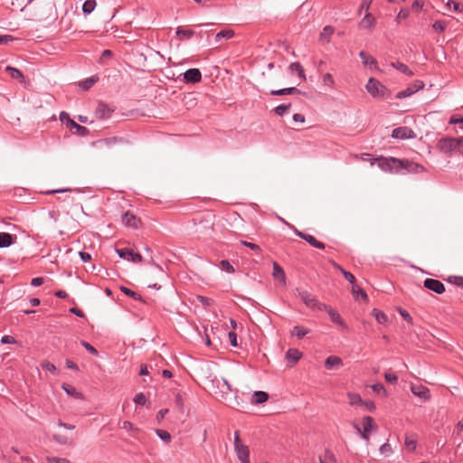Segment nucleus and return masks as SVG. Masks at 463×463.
<instances>
[{
  "label": "nucleus",
  "instance_id": "f257e3e1",
  "mask_svg": "<svg viewBox=\"0 0 463 463\" xmlns=\"http://www.w3.org/2000/svg\"><path fill=\"white\" fill-rule=\"evenodd\" d=\"M377 164V165L385 172H389L392 174H400L399 165L401 163V159L395 157H383L380 156L377 158H373L371 161V165Z\"/></svg>",
  "mask_w": 463,
  "mask_h": 463
},
{
  "label": "nucleus",
  "instance_id": "f03ea898",
  "mask_svg": "<svg viewBox=\"0 0 463 463\" xmlns=\"http://www.w3.org/2000/svg\"><path fill=\"white\" fill-rule=\"evenodd\" d=\"M365 88L373 98L387 99L390 96L388 89L373 78L369 79Z\"/></svg>",
  "mask_w": 463,
  "mask_h": 463
},
{
  "label": "nucleus",
  "instance_id": "7ed1b4c3",
  "mask_svg": "<svg viewBox=\"0 0 463 463\" xmlns=\"http://www.w3.org/2000/svg\"><path fill=\"white\" fill-rule=\"evenodd\" d=\"M234 450L241 463H250L249 447L242 443L238 430L234 433Z\"/></svg>",
  "mask_w": 463,
  "mask_h": 463
},
{
  "label": "nucleus",
  "instance_id": "20e7f679",
  "mask_svg": "<svg viewBox=\"0 0 463 463\" xmlns=\"http://www.w3.org/2000/svg\"><path fill=\"white\" fill-rule=\"evenodd\" d=\"M298 296L305 303V305L314 310L322 311L326 308V304L319 302L314 295L307 290L297 289Z\"/></svg>",
  "mask_w": 463,
  "mask_h": 463
},
{
  "label": "nucleus",
  "instance_id": "39448f33",
  "mask_svg": "<svg viewBox=\"0 0 463 463\" xmlns=\"http://www.w3.org/2000/svg\"><path fill=\"white\" fill-rule=\"evenodd\" d=\"M60 120L63 124H65L68 128L75 129V133L80 137H85L90 133L87 128L76 123L73 119L71 118L70 115L65 111H61L60 113Z\"/></svg>",
  "mask_w": 463,
  "mask_h": 463
},
{
  "label": "nucleus",
  "instance_id": "423d86ee",
  "mask_svg": "<svg viewBox=\"0 0 463 463\" xmlns=\"http://www.w3.org/2000/svg\"><path fill=\"white\" fill-rule=\"evenodd\" d=\"M437 147L441 153L447 155L453 152L458 153L457 137H442L438 141Z\"/></svg>",
  "mask_w": 463,
  "mask_h": 463
},
{
  "label": "nucleus",
  "instance_id": "0eeeda50",
  "mask_svg": "<svg viewBox=\"0 0 463 463\" xmlns=\"http://www.w3.org/2000/svg\"><path fill=\"white\" fill-rule=\"evenodd\" d=\"M401 163L402 164L399 165L400 174L421 173L425 171V167L423 165L413 161H410L408 159H401Z\"/></svg>",
  "mask_w": 463,
  "mask_h": 463
},
{
  "label": "nucleus",
  "instance_id": "6e6552de",
  "mask_svg": "<svg viewBox=\"0 0 463 463\" xmlns=\"http://www.w3.org/2000/svg\"><path fill=\"white\" fill-rule=\"evenodd\" d=\"M283 222L287 225H288L292 229H294L295 234L297 236H298L302 240L306 241L312 247L317 248V249H320V250H324L326 248V245L323 242L317 241L313 235H310V234H307V233H304V232L298 231V229H296L293 225H290L289 223L285 222L284 220H283Z\"/></svg>",
  "mask_w": 463,
  "mask_h": 463
},
{
  "label": "nucleus",
  "instance_id": "1a4fd4ad",
  "mask_svg": "<svg viewBox=\"0 0 463 463\" xmlns=\"http://www.w3.org/2000/svg\"><path fill=\"white\" fill-rule=\"evenodd\" d=\"M127 141L123 137H112L97 140L93 143V146L99 149H109L117 144H125Z\"/></svg>",
  "mask_w": 463,
  "mask_h": 463
},
{
  "label": "nucleus",
  "instance_id": "9d476101",
  "mask_svg": "<svg viewBox=\"0 0 463 463\" xmlns=\"http://www.w3.org/2000/svg\"><path fill=\"white\" fill-rule=\"evenodd\" d=\"M116 252L121 259L127 260L128 261L134 263H138L142 261V256L137 252H134L131 249H116Z\"/></svg>",
  "mask_w": 463,
  "mask_h": 463
},
{
  "label": "nucleus",
  "instance_id": "9b49d317",
  "mask_svg": "<svg viewBox=\"0 0 463 463\" xmlns=\"http://www.w3.org/2000/svg\"><path fill=\"white\" fill-rule=\"evenodd\" d=\"M416 137L414 131L408 127H399L392 130V137L396 139H410Z\"/></svg>",
  "mask_w": 463,
  "mask_h": 463
},
{
  "label": "nucleus",
  "instance_id": "f8f14e48",
  "mask_svg": "<svg viewBox=\"0 0 463 463\" xmlns=\"http://www.w3.org/2000/svg\"><path fill=\"white\" fill-rule=\"evenodd\" d=\"M424 287L437 294L445 292V286L442 282L434 279H426L423 282Z\"/></svg>",
  "mask_w": 463,
  "mask_h": 463
},
{
  "label": "nucleus",
  "instance_id": "ddd939ff",
  "mask_svg": "<svg viewBox=\"0 0 463 463\" xmlns=\"http://www.w3.org/2000/svg\"><path fill=\"white\" fill-rule=\"evenodd\" d=\"M411 391L415 396L420 398L425 402L430 399L429 388L422 384H412L411 386Z\"/></svg>",
  "mask_w": 463,
  "mask_h": 463
},
{
  "label": "nucleus",
  "instance_id": "4468645a",
  "mask_svg": "<svg viewBox=\"0 0 463 463\" xmlns=\"http://www.w3.org/2000/svg\"><path fill=\"white\" fill-rule=\"evenodd\" d=\"M202 80V73L199 69H189L184 73V81L185 83H198Z\"/></svg>",
  "mask_w": 463,
  "mask_h": 463
},
{
  "label": "nucleus",
  "instance_id": "2eb2a0df",
  "mask_svg": "<svg viewBox=\"0 0 463 463\" xmlns=\"http://www.w3.org/2000/svg\"><path fill=\"white\" fill-rule=\"evenodd\" d=\"M122 222L128 227L137 229L140 224V220L131 212L128 211L122 215Z\"/></svg>",
  "mask_w": 463,
  "mask_h": 463
},
{
  "label": "nucleus",
  "instance_id": "dca6fc26",
  "mask_svg": "<svg viewBox=\"0 0 463 463\" xmlns=\"http://www.w3.org/2000/svg\"><path fill=\"white\" fill-rule=\"evenodd\" d=\"M113 109L109 108L106 103L99 102L96 109V116L99 119H106L110 118Z\"/></svg>",
  "mask_w": 463,
  "mask_h": 463
},
{
  "label": "nucleus",
  "instance_id": "f3484780",
  "mask_svg": "<svg viewBox=\"0 0 463 463\" xmlns=\"http://www.w3.org/2000/svg\"><path fill=\"white\" fill-rule=\"evenodd\" d=\"M323 310L327 312V314L333 323L341 326L345 329L347 328L345 323L344 322L340 314L337 311L334 310L331 307H329L327 305H326V308H323Z\"/></svg>",
  "mask_w": 463,
  "mask_h": 463
},
{
  "label": "nucleus",
  "instance_id": "a211bd4d",
  "mask_svg": "<svg viewBox=\"0 0 463 463\" xmlns=\"http://www.w3.org/2000/svg\"><path fill=\"white\" fill-rule=\"evenodd\" d=\"M195 232L200 234H207L213 230V223L208 220L200 219L198 223L195 222Z\"/></svg>",
  "mask_w": 463,
  "mask_h": 463
},
{
  "label": "nucleus",
  "instance_id": "6ab92c4d",
  "mask_svg": "<svg viewBox=\"0 0 463 463\" xmlns=\"http://www.w3.org/2000/svg\"><path fill=\"white\" fill-rule=\"evenodd\" d=\"M375 24V18L370 13H367L359 23V27L372 30Z\"/></svg>",
  "mask_w": 463,
  "mask_h": 463
},
{
  "label": "nucleus",
  "instance_id": "aec40b11",
  "mask_svg": "<svg viewBox=\"0 0 463 463\" xmlns=\"http://www.w3.org/2000/svg\"><path fill=\"white\" fill-rule=\"evenodd\" d=\"M359 57L362 59V62L364 66L377 68V61L373 56L368 55L364 51L359 52Z\"/></svg>",
  "mask_w": 463,
  "mask_h": 463
},
{
  "label": "nucleus",
  "instance_id": "412c9836",
  "mask_svg": "<svg viewBox=\"0 0 463 463\" xmlns=\"http://www.w3.org/2000/svg\"><path fill=\"white\" fill-rule=\"evenodd\" d=\"M334 32L335 29L332 26H325L319 34V41L322 42L323 43H328Z\"/></svg>",
  "mask_w": 463,
  "mask_h": 463
},
{
  "label": "nucleus",
  "instance_id": "4be33fe9",
  "mask_svg": "<svg viewBox=\"0 0 463 463\" xmlns=\"http://www.w3.org/2000/svg\"><path fill=\"white\" fill-rule=\"evenodd\" d=\"M342 365H343L342 359L335 355H330L325 361V366L326 369H333L334 367H339Z\"/></svg>",
  "mask_w": 463,
  "mask_h": 463
},
{
  "label": "nucleus",
  "instance_id": "5701e85b",
  "mask_svg": "<svg viewBox=\"0 0 463 463\" xmlns=\"http://www.w3.org/2000/svg\"><path fill=\"white\" fill-rule=\"evenodd\" d=\"M195 34V33L193 31V30H190V29H184V27L182 26H178L176 28V35L178 36V39L180 41H183V40H189L191 39L194 35Z\"/></svg>",
  "mask_w": 463,
  "mask_h": 463
},
{
  "label": "nucleus",
  "instance_id": "b1692460",
  "mask_svg": "<svg viewBox=\"0 0 463 463\" xmlns=\"http://www.w3.org/2000/svg\"><path fill=\"white\" fill-rule=\"evenodd\" d=\"M391 66L407 76L411 77L414 75L413 71L406 64L401 61L391 62Z\"/></svg>",
  "mask_w": 463,
  "mask_h": 463
},
{
  "label": "nucleus",
  "instance_id": "393cba45",
  "mask_svg": "<svg viewBox=\"0 0 463 463\" xmlns=\"http://www.w3.org/2000/svg\"><path fill=\"white\" fill-rule=\"evenodd\" d=\"M269 399V394L266 392L257 391L254 392L251 399V403L253 404H261L267 402Z\"/></svg>",
  "mask_w": 463,
  "mask_h": 463
},
{
  "label": "nucleus",
  "instance_id": "a878e982",
  "mask_svg": "<svg viewBox=\"0 0 463 463\" xmlns=\"http://www.w3.org/2000/svg\"><path fill=\"white\" fill-rule=\"evenodd\" d=\"M272 275L276 279H279V281L283 282L284 284L286 283L285 272H284L283 269L281 268V266L277 262H273Z\"/></svg>",
  "mask_w": 463,
  "mask_h": 463
},
{
  "label": "nucleus",
  "instance_id": "bb28decb",
  "mask_svg": "<svg viewBox=\"0 0 463 463\" xmlns=\"http://www.w3.org/2000/svg\"><path fill=\"white\" fill-rule=\"evenodd\" d=\"M300 90L296 87L285 88L280 90H273L270 91L271 95L274 96H282V95H290V94H299Z\"/></svg>",
  "mask_w": 463,
  "mask_h": 463
},
{
  "label": "nucleus",
  "instance_id": "cd10ccee",
  "mask_svg": "<svg viewBox=\"0 0 463 463\" xmlns=\"http://www.w3.org/2000/svg\"><path fill=\"white\" fill-rule=\"evenodd\" d=\"M301 357V353L295 348H290L286 354V358L289 363L296 364Z\"/></svg>",
  "mask_w": 463,
  "mask_h": 463
},
{
  "label": "nucleus",
  "instance_id": "c85d7f7f",
  "mask_svg": "<svg viewBox=\"0 0 463 463\" xmlns=\"http://www.w3.org/2000/svg\"><path fill=\"white\" fill-rule=\"evenodd\" d=\"M289 70L292 72H297L300 79L306 80V75H305L303 66L298 61L292 62L289 65Z\"/></svg>",
  "mask_w": 463,
  "mask_h": 463
},
{
  "label": "nucleus",
  "instance_id": "c756f323",
  "mask_svg": "<svg viewBox=\"0 0 463 463\" xmlns=\"http://www.w3.org/2000/svg\"><path fill=\"white\" fill-rule=\"evenodd\" d=\"M13 236L7 232H0V248H5L13 243Z\"/></svg>",
  "mask_w": 463,
  "mask_h": 463
},
{
  "label": "nucleus",
  "instance_id": "7c9ffc66",
  "mask_svg": "<svg viewBox=\"0 0 463 463\" xmlns=\"http://www.w3.org/2000/svg\"><path fill=\"white\" fill-rule=\"evenodd\" d=\"M372 315L375 317L379 324H385L388 322V317L386 314L377 308H373L372 310Z\"/></svg>",
  "mask_w": 463,
  "mask_h": 463
},
{
  "label": "nucleus",
  "instance_id": "2f4dec72",
  "mask_svg": "<svg viewBox=\"0 0 463 463\" xmlns=\"http://www.w3.org/2000/svg\"><path fill=\"white\" fill-rule=\"evenodd\" d=\"M5 71L8 72L9 76L14 80H23L24 79L23 72L14 67L7 66L5 68Z\"/></svg>",
  "mask_w": 463,
  "mask_h": 463
},
{
  "label": "nucleus",
  "instance_id": "473e14b6",
  "mask_svg": "<svg viewBox=\"0 0 463 463\" xmlns=\"http://www.w3.org/2000/svg\"><path fill=\"white\" fill-rule=\"evenodd\" d=\"M99 78L97 76H92L90 78L86 79L85 80H82L80 82L79 86L84 90H90L95 82H97Z\"/></svg>",
  "mask_w": 463,
  "mask_h": 463
},
{
  "label": "nucleus",
  "instance_id": "72a5a7b5",
  "mask_svg": "<svg viewBox=\"0 0 463 463\" xmlns=\"http://www.w3.org/2000/svg\"><path fill=\"white\" fill-rule=\"evenodd\" d=\"M120 290L121 292H123L125 295L134 298L135 300H138V301H143L144 302V299L143 298L138 295L137 293H136L135 291H133L132 289L125 287V286H121L120 287Z\"/></svg>",
  "mask_w": 463,
  "mask_h": 463
},
{
  "label": "nucleus",
  "instance_id": "f704fd0d",
  "mask_svg": "<svg viewBox=\"0 0 463 463\" xmlns=\"http://www.w3.org/2000/svg\"><path fill=\"white\" fill-rule=\"evenodd\" d=\"M95 0H86L82 5V12L85 14H90L96 7Z\"/></svg>",
  "mask_w": 463,
  "mask_h": 463
},
{
  "label": "nucleus",
  "instance_id": "c9c22d12",
  "mask_svg": "<svg viewBox=\"0 0 463 463\" xmlns=\"http://www.w3.org/2000/svg\"><path fill=\"white\" fill-rule=\"evenodd\" d=\"M309 333V330L301 326H295L292 330V335L297 336L298 339L304 337Z\"/></svg>",
  "mask_w": 463,
  "mask_h": 463
},
{
  "label": "nucleus",
  "instance_id": "e433bc0d",
  "mask_svg": "<svg viewBox=\"0 0 463 463\" xmlns=\"http://www.w3.org/2000/svg\"><path fill=\"white\" fill-rule=\"evenodd\" d=\"M347 398L350 405H358L363 403L361 396L357 393L348 392Z\"/></svg>",
  "mask_w": 463,
  "mask_h": 463
},
{
  "label": "nucleus",
  "instance_id": "4c0bfd02",
  "mask_svg": "<svg viewBox=\"0 0 463 463\" xmlns=\"http://www.w3.org/2000/svg\"><path fill=\"white\" fill-rule=\"evenodd\" d=\"M373 425V419L371 416H364L363 418V430L371 432Z\"/></svg>",
  "mask_w": 463,
  "mask_h": 463
},
{
  "label": "nucleus",
  "instance_id": "58836bf2",
  "mask_svg": "<svg viewBox=\"0 0 463 463\" xmlns=\"http://www.w3.org/2000/svg\"><path fill=\"white\" fill-rule=\"evenodd\" d=\"M233 35H234V32L232 30H222V31L219 32L218 33H216L215 41L219 42L222 38L231 39L232 37H233Z\"/></svg>",
  "mask_w": 463,
  "mask_h": 463
},
{
  "label": "nucleus",
  "instance_id": "ea45409f",
  "mask_svg": "<svg viewBox=\"0 0 463 463\" xmlns=\"http://www.w3.org/2000/svg\"><path fill=\"white\" fill-rule=\"evenodd\" d=\"M62 389L66 392L67 394H69L71 396H73L76 398H80V396H81V394L71 385L63 384Z\"/></svg>",
  "mask_w": 463,
  "mask_h": 463
},
{
  "label": "nucleus",
  "instance_id": "a19ab883",
  "mask_svg": "<svg viewBox=\"0 0 463 463\" xmlns=\"http://www.w3.org/2000/svg\"><path fill=\"white\" fill-rule=\"evenodd\" d=\"M415 92L412 90V88L411 86H408L405 90L399 91L396 94V99H405V98L411 96Z\"/></svg>",
  "mask_w": 463,
  "mask_h": 463
},
{
  "label": "nucleus",
  "instance_id": "79ce46f5",
  "mask_svg": "<svg viewBox=\"0 0 463 463\" xmlns=\"http://www.w3.org/2000/svg\"><path fill=\"white\" fill-rule=\"evenodd\" d=\"M290 107H291L290 103H288V104H280V105L277 106L273 109V111L278 116H283L289 109Z\"/></svg>",
  "mask_w": 463,
  "mask_h": 463
},
{
  "label": "nucleus",
  "instance_id": "37998d69",
  "mask_svg": "<svg viewBox=\"0 0 463 463\" xmlns=\"http://www.w3.org/2000/svg\"><path fill=\"white\" fill-rule=\"evenodd\" d=\"M448 26V23L446 21H442V20H437L433 24H432V28L436 31V32H439V33H441L443 31H445V29L447 28Z\"/></svg>",
  "mask_w": 463,
  "mask_h": 463
},
{
  "label": "nucleus",
  "instance_id": "c03bdc74",
  "mask_svg": "<svg viewBox=\"0 0 463 463\" xmlns=\"http://www.w3.org/2000/svg\"><path fill=\"white\" fill-rule=\"evenodd\" d=\"M352 292H353L354 295H357L358 297H360L364 300H367L368 299V296H367L366 292L363 288H358L356 285H354L352 287Z\"/></svg>",
  "mask_w": 463,
  "mask_h": 463
},
{
  "label": "nucleus",
  "instance_id": "a18cd8bd",
  "mask_svg": "<svg viewBox=\"0 0 463 463\" xmlns=\"http://www.w3.org/2000/svg\"><path fill=\"white\" fill-rule=\"evenodd\" d=\"M372 390L377 394H382L383 396L387 395V392L383 383H375L371 386Z\"/></svg>",
  "mask_w": 463,
  "mask_h": 463
},
{
  "label": "nucleus",
  "instance_id": "49530a36",
  "mask_svg": "<svg viewBox=\"0 0 463 463\" xmlns=\"http://www.w3.org/2000/svg\"><path fill=\"white\" fill-rule=\"evenodd\" d=\"M156 433L162 440L169 442L171 440V435L168 431L164 430H156Z\"/></svg>",
  "mask_w": 463,
  "mask_h": 463
},
{
  "label": "nucleus",
  "instance_id": "de8ad7c7",
  "mask_svg": "<svg viewBox=\"0 0 463 463\" xmlns=\"http://www.w3.org/2000/svg\"><path fill=\"white\" fill-rule=\"evenodd\" d=\"M322 458H325L328 463H336V458L335 456L334 455V453L326 449L325 450V453L324 455L322 456Z\"/></svg>",
  "mask_w": 463,
  "mask_h": 463
},
{
  "label": "nucleus",
  "instance_id": "09e8293b",
  "mask_svg": "<svg viewBox=\"0 0 463 463\" xmlns=\"http://www.w3.org/2000/svg\"><path fill=\"white\" fill-rule=\"evenodd\" d=\"M220 267H221V269L222 270H225L228 273H233L234 272V269H233L232 265L227 260H222L220 262Z\"/></svg>",
  "mask_w": 463,
  "mask_h": 463
},
{
  "label": "nucleus",
  "instance_id": "8fccbe9b",
  "mask_svg": "<svg viewBox=\"0 0 463 463\" xmlns=\"http://www.w3.org/2000/svg\"><path fill=\"white\" fill-rule=\"evenodd\" d=\"M241 244H242V245L250 248V250L256 251V253L258 255H260L261 253L260 247L258 244H255V243H252V242H249L247 241H241Z\"/></svg>",
  "mask_w": 463,
  "mask_h": 463
},
{
  "label": "nucleus",
  "instance_id": "3c124183",
  "mask_svg": "<svg viewBox=\"0 0 463 463\" xmlns=\"http://www.w3.org/2000/svg\"><path fill=\"white\" fill-rule=\"evenodd\" d=\"M341 272L343 274V276L345 277V279L350 283L352 284V287L354 285H355V277L349 271H346L345 269H341Z\"/></svg>",
  "mask_w": 463,
  "mask_h": 463
},
{
  "label": "nucleus",
  "instance_id": "603ef678",
  "mask_svg": "<svg viewBox=\"0 0 463 463\" xmlns=\"http://www.w3.org/2000/svg\"><path fill=\"white\" fill-rule=\"evenodd\" d=\"M322 81L325 85H327L329 87H333L335 84V81L333 80V77L330 73H326L322 76Z\"/></svg>",
  "mask_w": 463,
  "mask_h": 463
},
{
  "label": "nucleus",
  "instance_id": "864d4df0",
  "mask_svg": "<svg viewBox=\"0 0 463 463\" xmlns=\"http://www.w3.org/2000/svg\"><path fill=\"white\" fill-rule=\"evenodd\" d=\"M384 378L388 383H396L398 381V376L390 371L385 372Z\"/></svg>",
  "mask_w": 463,
  "mask_h": 463
},
{
  "label": "nucleus",
  "instance_id": "5fc2aeb1",
  "mask_svg": "<svg viewBox=\"0 0 463 463\" xmlns=\"http://www.w3.org/2000/svg\"><path fill=\"white\" fill-rule=\"evenodd\" d=\"M81 345L91 354H93V355L99 354V352L97 351V349L95 347H93L90 343H88L86 341H81Z\"/></svg>",
  "mask_w": 463,
  "mask_h": 463
},
{
  "label": "nucleus",
  "instance_id": "6e6d98bb",
  "mask_svg": "<svg viewBox=\"0 0 463 463\" xmlns=\"http://www.w3.org/2000/svg\"><path fill=\"white\" fill-rule=\"evenodd\" d=\"M46 460L49 463H71V461L67 458L57 457H47Z\"/></svg>",
  "mask_w": 463,
  "mask_h": 463
},
{
  "label": "nucleus",
  "instance_id": "4d7b16f0",
  "mask_svg": "<svg viewBox=\"0 0 463 463\" xmlns=\"http://www.w3.org/2000/svg\"><path fill=\"white\" fill-rule=\"evenodd\" d=\"M416 440L413 439H410L409 437H406L405 439V446L406 448L411 450V451H413L415 450L416 449Z\"/></svg>",
  "mask_w": 463,
  "mask_h": 463
},
{
  "label": "nucleus",
  "instance_id": "13d9d810",
  "mask_svg": "<svg viewBox=\"0 0 463 463\" xmlns=\"http://www.w3.org/2000/svg\"><path fill=\"white\" fill-rule=\"evenodd\" d=\"M0 342L2 344H5V345H7V344H17V341L15 340V338L12 335H3Z\"/></svg>",
  "mask_w": 463,
  "mask_h": 463
},
{
  "label": "nucleus",
  "instance_id": "bf43d9fd",
  "mask_svg": "<svg viewBox=\"0 0 463 463\" xmlns=\"http://www.w3.org/2000/svg\"><path fill=\"white\" fill-rule=\"evenodd\" d=\"M134 402H135V403H137V404L144 405V404H146V396H145V394H144V393L139 392V393H137V394L135 396V398H134Z\"/></svg>",
  "mask_w": 463,
  "mask_h": 463
},
{
  "label": "nucleus",
  "instance_id": "052dcab7",
  "mask_svg": "<svg viewBox=\"0 0 463 463\" xmlns=\"http://www.w3.org/2000/svg\"><path fill=\"white\" fill-rule=\"evenodd\" d=\"M449 281L458 286V287L463 288V277H460V276L449 277Z\"/></svg>",
  "mask_w": 463,
  "mask_h": 463
},
{
  "label": "nucleus",
  "instance_id": "680f3d73",
  "mask_svg": "<svg viewBox=\"0 0 463 463\" xmlns=\"http://www.w3.org/2000/svg\"><path fill=\"white\" fill-rule=\"evenodd\" d=\"M354 428L356 430V431L360 434L361 438L365 439V440H369V433L370 432H365V430H362V429L360 428V426L358 424H354Z\"/></svg>",
  "mask_w": 463,
  "mask_h": 463
},
{
  "label": "nucleus",
  "instance_id": "e2e57ef3",
  "mask_svg": "<svg viewBox=\"0 0 463 463\" xmlns=\"http://www.w3.org/2000/svg\"><path fill=\"white\" fill-rule=\"evenodd\" d=\"M228 337H229L230 344L232 346H233V347L238 346L237 335L235 332H233V331L229 332Z\"/></svg>",
  "mask_w": 463,
  "mask_h": 463
},
{
  "label": "nucleus",
  "instance_id": "0e129e2a",
  "mask_svg": "<svg viewBox=\"0 0 463 463\" xmlns=\"http://www.w3.org/2000/svg\"><path fill=\"white\" fill-rule=\"evenodd\" d=\"M52 439L57 441L58 443L60 444H67L69 439L67 437L65 436H61V435H59V434H53L52 435Z\"/></svg>",
  "mask_w": 463,
  "mask_h": 463
},
{
  "label": "nucleus",
  "instance_id": "69168bd1",
  "mask_svg": "<svg viewBox=\"0 0 463 463\" xmlns=\"http://www.w3.org/2000/svg\"><path fill=\"white\" fill-rule=\"evenodd\" d=\"M410 86L412 88V90H414V92H417V91H419V90H422V89L424 88L425 84H424V82H423V81H421V80H415V81L413 82V84H411V85H410Z\"/></svg>",
  "mask_w": 463,
  "mask_h": 463
},
{
  "label": "nucleus",
  "instance_id": "338daca9",
  "mask_svg": "<svg viewBox=\"0 0 463 463\" xmlns=\"http://www.w3.org/2000/svg\"><path fill=\"white\" fill-rule=\"evenodd\" d=\"M400 315L409 323H412V317L409 312L402 307L399 308Z\"/></svg>",
  "mask_w": 463,
  "mask_h": 463
},
{
  "label": "nucleus",
  "instance_id": "774afa93",
  "mask_svg": "<svg viewBox=\"0 0 463 463\" xmlns=\"http://www.w3.org/2000/svg\"><path fill=\"white\" fill-rule=\"evenodd\" d=\"M449 124H463V117H459L458 115H453L449 118Z\"/></svg>",
  "mask_w": 463,
  "mask_h": 463
}]
</instances>
